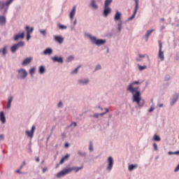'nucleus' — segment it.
<instances>
[{
	"instance_id": "44",
	"label": "nucleus",
	"mask_w": 179,
	"mask_h": 179,
	"mask_svg": "<svg viewBox=\"0 0 179 179\" xmlns=\"http://www.w3.org/2000/svg\"><path fill=\"white\" fill-rule=\"evenodd\" d=\"M89 150L90 152H93V143H92V141L90 143Z\"/></svg>"
},
{
	"instance_id": "14",
	"label": "nucleus",
	"mask_w": 179,
	"mask_h": 179,
	"mask_svg": "<svg viewBox=\"0 0 179 179\" xmlns=\"http://www.w3.org/2000/svg\"><path fill=\"white\" fill-rule=\"evenodd\" d=\"M52 60L53 61V62H59V64L64 63V59L62 58V57H58L57 56H55L52 57Z\"/></svg>"
},
{
	"instance_id": "20",
	"label": "nucleus",
	"mask_w": 179,
	"mask_h": 179,
	"mask_svg": "<svg viewBox=\"0 0 179 179\" xmlns=\"http://www.w3.org/2000/svg\"><path fill=\"white\" fill-rule=\"evenodd\" d=\"M13 101V96H10L8 97L7 109L9 110L12 107V102Z\"/></svg>"
},
{
	"instance_id": "23",
	"label": "nucleus",
	"mask_w": 179,
	"mask_h": 179,
	"mask_svg": "<svg viewBox=\"0 0 179 179\" xmlns=\"http://www.w3.org/2000/svg\"><path fill=\"white\" fill-rule=\"evenodd\" d=\"M0 121H1L2 124H5L6 122V117H5L3 111L0 112Z\"/></svg>"
},
{
	"instance_id": "13",
	"label": "nucleus",
	"mask_w": 179,
	"mask_h": 179,
	"mask_svg": "<svg viewBox=\"0 0 179 179\" xmlns=\"http://www.w3.org/2000/svg\"><path fill=\"white\" fill-rule=\"evenodd\" d=\"M179 95L178 94H175L171 98V106H174L176 103H177V100H178Z\"/></svg>"
},
{
	"instance_id": "61",
	"label": "nucleus",
	"mask_w": 179,
	"mask_h": 179,
	"mask_svg": "<svg viewBox=\"0 0 179 179\" xmlns=\"http://www.w3.org/2000/svg\"><path fill=\"white\" fill-rule=\"evenodd\" d=\"M73 24H76V20H74V22H73Z\"/></svg>"
},
{
	"instance_id": "34",
	"label": "nucleus",
	"mask_w": 179,
	"mask_h": 179,
	"mask_svg": "<svg viewBox=\"0 0 179 179\" xmlns=\"http://www.w3.org/2000/svg\"><path fill=\"white\" fill-rule=\"evenodd\" d=\"M77 125L78 124L76 122H72L69 126V128H71V130H73L75 128H76Z\"/></svg>"
},
{
	"instance_id": "12",
	"label": "nucleus",
	"mask_w": 179,
	"mask_h": 179,
	"mask_svg": "<svg viewBox=\"0 0 179 179\" xmlns=\"http://www.w3.org/2000/svg\"><path fill=\"white\" fill-rule=\"evenodd\" d=\"M90 80L89 78H81L78 80V85H80L81 86H86V85H89V83Z\"/></svg>"
},
{
	"instance_id": "2",
	"label": "nucleus",
	"mask_w": 179,
	"mask_h": 179,
	"mask_svg": "<svg viewBox=\"0 0 179 179\" xmlns=\"http://www.w3.org/2000/svg\"><path fill=\"white\" fill-rule=\"evenodd\" d=\"M15 0H7L5 1H0V10L4 9L3 15H6L8 13V10L9 9V6Z\"/></svg>"
},
{
	"instance_id": "31",
	"label": "nucleus",
	"mask_w": 179,
	"mask_h": 179,
	"mask_svg": "<svg viewBox=\"0 0 179 179\" xmlns=\"http://www.w3.org/2000/svg\"><path fill=\"white\" fill-rule=\"evenodd\" d=\"M38 73L40 75H43L45 73V67L44 66H39Z\"/></svg>"
},
{
	"instance_id": "58",
	"label": "nucleus",
	"mask_w": 179,
	"mask_h": 179,
	"mask_svg": "<svg viewBox=\"0 0 179 179\" xmlns=\"http://www.w3.org/2000/svg\"><path fill=\"white\" fill-rule=\"evenodd\" d=\"M164 29H165V27L164 26H162L161 30H164Z\"/></svg>"
},
{
	"instance_id": "8",
	"label": "nucleus",
	"mask_w": 179,
	"mask_h": 179,
	"mask_svg": "<svg viewBox=\"0 0 179 179\" xmlns=\"http://www.w3.org/2000/svg\"><path fill=\"white\" fill-rule=\"evenodd\" d=\"M159 53H158V58H159L160 61H164V52L162 50L163 48V45L162 44V41H159Z\"/></svg>"
},
{
	"instance_id": "40",
	"label": "nucleus",
	"mask_w": 179,
	"mask_h": 179,
	"mask_svg": "<svg viewBox=\"0 0 179 179\" xmlns=\"http://www.w3.org/2000/svg\"><path fill=\"white\" fill-rule=\"evenodd\" d=\"M146 55H138L139 58L136 59V61H138V62H141V61H142V59H141V58H145Z\"/></svg>"
},
{
	"instance_id": "39",
	"label": "nucleus",
	"mask_w": 179,
	"mask_h": 179,
	"mask_svg": "<svg viewBox=\"0 0 179 179\" xmlns=\"http://www.w3.org/2000/svg\"><path fill=\"white\" fill-rule=\"evenodd\" d=\"M138 70H140V71H144V69H146V68H148V66H141L140 64H138Z\"/></svg>"
},
{
	"instance_id": "33",
	"label": "nucleus",
	"mask_w": 179,
	"mask_h": 179,
	"mask_svg": "<svg viewBox=\"0 0 179 179\" xmlns=\"http://www.w3.org/2000/svg\"><path fill=\"white\" fill-rule=\"evenodd\" d=\"M113 3V0H106L104 3L105 8H110V5Z\"/></svg>"
},
{
	"instance_id": "16",
	"label": "nucleus",
	"mask_w": 179,
	"mask_h": 179,
	"mask_svg": "<svg viewBox=\"0 0 179 179\" xmlns=\"http://www.w3.org/2000/svg\"><path fill=\"white\" fill-rule=\"evenodd\" d=\"M121 16H122L121 13L117 10L114 16L115 22H120V20H121Z\"/></svg>"
},
{
	"instance_id": "25",
	"label": "nucleus",
	"mask_w": 179,
	"mask_h": 179,
	"mask_svg": "<svg viewBox=\"0 0 179 179\" xmlns=\"http://www.w3.org/2000/svg\"><path fill=\"white\" fill-rule=\"evenodd\" d=\"M90 6H91V8H92V9H99V6H97V4L96 3V0H91Z\"/></svg>"
},
{
	"instance_id": "45",
	"label": "nucleus",
	"mask_w": 179,
	"mask_h": 179,
	"mask_svg": "<svg viewBox=\"0 0 179 179\" xmlns=\"http://www.w3.org/2000/svg\"><path fill=\"white\" fill-rule=\"evenodd\" d=\"M73 56H69L66 58V62H71V61H73Z\"/></svg>"
},
{
	"instance_id": "4",
	"label": "nucleus",
	"mask_w": 179,
	"mask_h": 179,
	"mask_svg": "<svg viewBox=\"0 0 179 179\" xmlns=\"http://www.w3.org/2000/svg\"><path fill=\"white\" fill-rule=\"evenodd\" d=\"M106 171L108 173H111V170H113V167H114V158L110 156L106 159Z\"/></svg>"
},
{
	"instance_id": "37",
	"label": "nucleus",
	"mask_w": 179,
	"mask_h": 179,
	"mask_svg": "<svg viewBox=\"0 0 179 179\" xmlns=\"http://www.w3.org/2000/svg\"><path fill=\"white\" fill-rule=\"evenodd\" d=\"M122 29V22H119L118 24H117V30H118V31L120 32Z\"/></svg>"
},
{
	"instance_id": "15",
	"label": "nucleus",
	"mask_w": 179,
	"mask_h": 179,
	"mask_svg": "<svg viewBox=\"0 0 179 179\" xmlns=\"http://www.w3.org/2000/svg\"><path fill=\"white\" fill-rule=\"evenodd\" d=\"M76 13V6H74L69 14V17L71 20H73V17H75Z\"/></svg>"
},
{
	"instance_id": "7",
	"label": "nucleus",
	"mask_w": 179,
	"mask_h": 179,
	"mask_svg": "<svg viewBox=\"0 0 179 179\" xmlns=\"http://www.w3.org/2000/svg\"><path fill=\"white\" fill-rule=\"evenodd\" d=\"M71 173V169L66 168L62 171H59L57 173L56 177L57 178H62V177H65V176Z\"/></svg>"
},
{
	"instance_id": "28",
	"label": "nucleus",
	"mask_w": 179,
	"mask_h": 179,
	"mask_svg": "<svg viewBox=\"0 0 179 179\" xmlns=\"http://www.w3.org/2000/svg\"><path fill=\"white\" fill-rule=\"evenodd\" d=\"M6 24V17L5 16H0V25L4 26Z\"/></svg>"
},
{
	"instance_id": "24",
	"label": "nucleus",
	"mask_w": 179,
	"mask_h": 179,
	"mask_svg": "<svg viewBox=\"0 0 179 179\" xmlns=\"http://www.w3.org/2000/svg\"><path fill=\"white\" fill-rule=\"evenodd\" d=\"M19 38H24V32L22 34H18L14 36V41H17Z\"/></svg>"
},
{
	"instance_id": "1",
	"label": "nucleus",
	"mask_w": 179,
	"mask_h": 179,
	"mask_svg": "<svg viewBox=\"0 0 179 179\" xmlns=\"http://www.w3.org/2000/svg\"><path fill=\"white\" fill-rule=\"evenodd\" d=\"M136 85H142V82L139 80L132 81L127 85L126 90L132 94L133 103H136L138 107H143L145 106V100L142 99L139 87H136Z\"/></svg>"
},
{
	"instance_id": "21",
	"label": "nucleus",
	"mask_w": 179,
	"mask_h": 179,
	"mask_svg": "<svg viewBox=\"0 0 179 179\" xmlns=\"http://www.w3.org/2000/svg\"><path fill=\"white\" fill-rule=\"evenodd\" d=\"M32 59H33V58H31V57H27L25 59H24V61L22 62V66H26V65H29V64H30V62H31Z\"/></svg>"
},
{
	"instance_id": "49",
	"label": "nucleus",
	"mask_w": 179,
	"mask_h": 179,
	"mask_svg": "<svg viewBox=\"0 0 179 179\" xmlns=\"http://www.w3.org/2000/svg\"><path fill=\"white\" fill-rule=\"evenodd\" d=\"M79 66L77 67L76 69H74L72 72H71V74L73 75L75 73H78V71H79Z\"/></svg>"
},
{
	"instance_id": "57",
	"label": "nucleus",
	"mask_w": 179,
	"mask_h": 179,
	"mask_svg": "<svg viewBox=\"0 0 179 179\" xmlns=\"http://www.w3.org/2000/svg\"><path fill=\"white\" fill-rule=\"evenodd\" d=\"M36 162H40V158H38V157L36 158Z\"/></svg>"
},
{
	"instance_id": "30",
	"label": "nucleus",
	"mask_w": 179,
	"mask_h": 179,
	"mask_svg": "<svg viewBox=\"0 0 179 179\" xmlns=\"http://www.w3.org/2000/svg\"><path fill=\"white\" fill-rule=\"evenodd\" d=\"M25 30L27 31V34H28V33H29V34H31V33H33V30H34V28H33V27L30 28V27L27 26L25 27Z\"/></svg>"
},
{
	"instance_id": "62",
	"label": "nucleus",
	"mask_w": 179,
	"mask_h": 179,
	"mask_svg": "<svg viewBox=\"0 0 179 179\" xmlns=\"http://www.w3.org/2000/svg\"><path fill=\"white\" fill-rule=\"evenodd\" d=\"M0 41H1V38H0Z\"/></svg>"
},
{
	"instance_id": "56",
	"label": "nucleus",
	"mask_w": 179,
	"mask_h": 179,
	"mask_svg": "<svg viewBox=\"0 0 179 179\" xmlns=\"http://www.w3.org/2000/svg\"><path fill=\"white\" fill-rule=\"evenodd\" d=\"M158 107H163V103H159Z\"/></svg>"
},
{
	"instance_id": "22",
	"label": "nucleus",
	"mask_w": 179,
	"mask_h": 179,
	"mask_svg": "<svg viewBox=\"0 0 179 179\" xmlns=\"http://www.w3.org/2000/svg\"><path fill=\"white\" fill-rule=\"evenodd\" d=\"M2 53V57H6V54H8V46H4L2 49H0V54Z\"/></svg>"
},
{
	"instance_id": "29",
	"label": "nucleus",
	"mask_w": 179,
	"mask_h": 179,
	"mask_svg": "<svg viewBox=\"0 0 179 179\" xmlns=\"http://www.w3.org/2000/svg\"><path fill=\"white\" fill-rule=\"evenodd\" d=\"M135 169H138V164H131L128 166L129 171H134Z\"/></svg>"
},
{
	"instance_id": "47",
	"label": "nucleus",
	"mask_w": 179,
	"mask_h": 179,
	"mask_svg": "<svg viewBox=\"0 0 179 179\" xmlns=\"http://www.w3.org/2000/svg\"><path fill=\"white\" fill-rule=\"evenodd\" d=\"M22 169H23V165H21L20 166V169L15 171V173H17V174H22V172L20 171V170H22Z\"/></svg>"
},
{
	"instance_id": "18",
	"label": "nucleus",
	"mask_w": 179,
	"mask_h": 179,
	"mask_svg": "<svg viewBox=\"0 0 179 179\" xmlns=\"http://www.w3.org/2000/svg\"><path fill=\"white\" fill-rule=\"evenodd\" d=\"M55 41L59 44H62L64 43V37L61 36H54Z\"/></svg>"
},
{
	"instance_id": "48",
	"label": "nucleus",
	"mask_w": 179,
	"mask_h": 179,
	"mask_svg": "<svg viewBox=\"0 0 179 179\" xmlns=\"http://www.w3.org/2000/svg\"><path fill=\"white\" fill-rule=\"evenodd\" d=\"M57 107L59 108H62V107H64V103H62V101H59L57 104Z\"/></svg>"
},
{
	"instance_id": "35",
	"label": "nucleus",
	"mask_w": 179,
	"mask_h": 179,
	"mask_svg": "<svg viewBox=\"0 0 179 179\" xmlns=\"http://www.w3.org/2000/svg\"><path fill=\"white\" fill-rule=\"evenodd\" d=\"M153 141H155V142H160V141H162V139L160 138V136L155 134L153 136Z\"/></svg>"
},
{
	"instance_id": "17",
	"label": "nucleus",
	"mask_w": 179,
	"mask_h": 179,
	"mask_svg": "<svg viewBox=\"0 0 179 179\" xmlns=\"http://www.w3.org/2000/svg\"><path fill=\"white\" fill-rule=\"evenodd\" d=\"M110 13H111V8L104 7V10H103L104 17H107V16H108V15H110Z\"/></svg>"
},
{
	"instance_id": "3",
	"label": "nucleus",
	"mask_w": 179,
	"mask_h": 179,
	"mask_svg": "<svg viewBox=\"0 0 179 179\" xmlns=\"http://www.w3.org/2000/svg\"><path fill=\"white\" fill-rule=\"evenodd\" d=\"M88 38H90L91 43L95 44L96 45H103L106 43V41L105 39H97L95 36H93L92 35H88Z\"/></svg>"
},
{
	"instance_id": "11",
	"label": "nucleus",
	"mask_w": 179,
	"mask_h": 179,
	"mask_svg": "<svg viewBox=\"0 0 179 179\" xmlns=\"http://www.w3.org/2000/svg\"><path fill=\"white\" fill-rule=\"evenodd\" d=\"M136 6H135V10L134 12L130 17L128 18V20H133V19L136 16V13H138V9H139V3L138 0H134Z\"/></svg>"
},
{
	"instance_id": "26",
	"label": "nucleus",
	"mask_w": 179,
	"mask_h": 179,
	"mask_svg": "<svg viewBox=\"0 0 179 179\" xmlns=\"http://www.w3.org/2000/svg\"><path fill=\"white\" fill-rule=\"evenodd\" d=\"M153 31H155V29H150V30L147 31V32L145 35V41H148V40L149 38V36H150V34H152V33H153Z\"/></svg>"
},
{
	"instance_id": "54",
	"label": "nucleus",
	"mask_w": 179,
	"mask_h": 179,
	"mask_svg": "<svg viewBox=\"0 0 179 179\" xmlns=\"http://www.w3.org/2000/svg\"><path fill=\"white\" fill-rule=\"evenodd\" d=\"M48 170L47 168H43L42 171L43 173H45V171Z\"/></svg>"
},
{
	"instance_id": "32",
	"label": "nucleus",
	"mask_w": 179,
	"mask_h": 179,
	"mask_svg": "<svg viewBox=\"0 0 179 179\" xmlns=\"http://www.w3.org/2000/svg\"><path fill=\"white\" fill-rule=\"evenodd\" d=\"M71 155L69 154H67L66 155H65L64 157H63L62 158V159L60 160V164H63V163L66 161L68 160V159H69V157Z\"/></svg>"
},
{
	"instance_id": "52",
	"label": "nucleus",
	"mask_w": 179,
	"mask_h": 179,
	"mask_svg": "<svg viewBox=\"0 0 179 179\" xmlns=\"http://www.w3.org/2000/svg\"><path fill=\"white\" fill-rule=\"evenodd\" d=\"M31 38V36H30V34L28 32V34H27V41H29V40H30Z\"/></svg>"
},
{
	"instance_id": "53",
	"label": "nucleus",
	"mask_w": 179,
	"mask_h": 179,
	"mask_svg": "<svg viewBox=\"0 0 179 179\" xmlns=\"http://www.w3.org/2000/svg\"><path fill=\"white\" fill-rule=\"evenodd\" d=\"M4 136L3 134L0 135V141H3Z\"/></svg>"
},
{
	"instance_id": "10",
	"label": "nucleus",
	"mask_w": 179,
	"mask_h": 179,
	"mask_svg": "<svg viewBox=\"0 0 179 179\" xmlns=\"http://www.w3.org/2000/svg\"><path fill=\"white\" fill-rule=\"evenodd\" d=\"M103 110H105V112H103L101 113H94V115H92L91 117H92V118H95L96 120H99V118H100V117H103V115H106V114H107V113H108V108H103Z\"/></svg>"
},
{
	"instance_id": "27",
	"label": "nucleus",
	"mask_w": 179,
	"mask_h": 179,
	"mask_svg": "<svg viewBox=\"0 0 179 179\" xmlns=\"http://www.w3.org/2000/svg\"><path fill=\"white\" fill-rule=\"evenodd\" d=\"M52 54V49L48 48L43 51V55H51Z\"/></svg>"
},
{
	"instance_id": "38",
	"label": "nucleus",
	"mask_w": 179,
	"mask_h": 179,
	"mask_svg": "<svg viewBox=\"0 0 179 179\" xmlns=\"http://www.w3.org/2000/svg\"><path fill=\"white\" fill-rule=\"evenodd\" d=\"M39 32L41 33V34L43 35L44 37L47 36V30L45 29H40Z\"/></svg>"
},
{
	"instance_id": "9",
	"label": "nucleus",
	"mask_w": 179,
	"mask_h": 179,
	"mask_svg": "<svg viewBox=\"0 0 179 179\" xmlns=\"http://www.w3.org/2000/svg\"><path fill=\"white\" fill-rule=\"evenodd\" d=\"M36 131V126H32L31 130H27L25 134L28 138L32 139L34 136V132Z\"/></svg>"
},
{
	"instance_id": "50",
	"label": "nucleus",
	"mask_w": 179,
	"mask_h": 179,
	"mask_svg": "<svg viewBox=\"0 0 179 179\" xmlns=\"http://www.w3.org/2000/svg\"><path fill=\"white\" fill-rule=\"evenodd\" d=\"M155 110V105H152L150 106V108L149 109V112L150 113H153V111Z\"/></svg>"
},
{
	"instance_id": "19",
	"label": "nucleus",
	"mask_w": 179,
	"mask_h": 179,
	"mask_svg": "<svg viewBox=\"0 0 179 179\" xmlns=\"http://www.w3.org/2000/svg\"><path fill=\"white\" fill-rule=\"evenodd\" d=\"M69 170H70V173H72V171H75V173H78L80 170H82L83 169V166H73L71 168H68Z\"/></svg>"
},
{
	"instance_id": "60",
	"label": "nucleus",
	"mask_w": 179,
	"mask_h": 179,
	"mask_svg": "<svg viewBox=\"0 0 179 179\" xmlns=\"http://www.w3.org/2000/svg\"><path fill=\"white\" fill-rule=\"evenodd\" d=\"M161 22H164V18H162Z\"/></svg>"
},
{
	"instance_id": "6",
	"label": "nucleus",
	"mask_w": 179,
	"mask_h": 179,
	"mask_svg": "<svg viewBox=\"0 0 179 179\" xmlns=\"http://www.w3.org/2000/svg\"><path fill=\"white\" fill-rule=\"evenodd\" d=\"M17 78L24 80L27 78V71L24 69H19L17 71Z\"/></svg>"
},
{
	"instance_id": "5",
	"label": "nucleus",
	"mask_w": 179,
	"mask_h": 179,
	"mask_svg": "<svg viewBox=\"0 0 179 179\" xmlns=\"http://www.w3.org/2000/svg\"><path fill=\"white\" fill-rule=\"evenodd\" d=\"M22 47H24V41H20L14 45H13L10 47V52L13 54H15V52H17V50H19L20 48H22Z\"/></svg>"
},
{
	"instance_id": "46",
	"label": "nucleus",
	"mask_w": 179,
	"mask_h": 179,
	"mask_svg": "<svg viewBox=\"0 0 179 179\" xmlns=\"http://www.w3.org/2000/svg\"><path fill=\"white\" fill-rule=\"evenodd\" d=\"M100 69H101V65L100 64H98L95 66V69H94V71H100Z\"/></svg>"
},
{
	"instance_id": "42",
	"label": "nucleus",
	"mask_w": 179,
	"mask_h": 179,
	"mask_svg": "<svg viewBox=\"0 0 179 179\" xmlns=\"http://www.w3.org/2000/svg\"><path fill=\"white\" fill-rule=\"evenodd\" d=\"M78 155L79 156H82L83 157H85L86 156V152H82V151H78Z\"/></svg>"
},
{
	"instance_id": "51",
	"label": "nucleus",
	"mask_w": 179,
	"mask_h": 179,
	"mask_svg": "<svg viewBox=\"0 0 179 179\" xmlns=\"http://www.w3.org/2000/svg\"><path fill=\"white\" fill-rule=\"evenodd\" d=\"M153 148H154V150L155 151L158 150L157 144H156V143H153Z\"/></svg>"
},
{
	"instance_id": "59",
	"label": "nucleus",
	"mask_w": 179,
	"mask_h": 179,
	"mask_svg": "<svg viewBox=\"0 0 179 179\" xmlns=\"http://www.w3.org/2000/svg\"><path fill=\"white\" fill-rule=\"evenodd\" d=\"M98 108H99V110H101V111H103V108L99 106Z\"/></svg>"
},
{
	"instance_id": "43",
	"label": "nucleus",
	"mask_w": 179,
	"mask_h": 179,
	"mask_svg": "<svg viewBox=\"0 0 179 179\" xmlns=\"http://www.w3.org/2000/svg\"><path fill=\"white\" fill-rule=\"evenodd\" d=\"M34 72H36V67H33L30 69L29 70L30 75H34Z\"/></svg>"
},
{
	"instance_id": "41",
	"label": "nucleus",
	"mask_w": 179,
	"mask_h": 179,
	"mask_svg": "<svg viewBox=\"0 0 179 179\" xmlns=\"http://www.w3.org/2000/svg\"><path fill=\"white\" fill-rule=\"evenodd\" d=\"M168 155L169 156H171V155H179V151H176V152L169 151V152H168Z\"/></svg>"
},
{
	"instance_id": "36",
	"label": "nucleus",
	"mask_w": 179,
	"mask_h": 179,
	"mask_svg": "<svg viewBox=\"0 0 179 179\" xmlns=\"http://www.w3.org/2000/svg\"><path fill=\"white\" fill-rule=\"evenodd\" d=\"M57 26L59 29H60V30H66V29H68V27H66V25H62L61 24H58Z\"/></svg>"
},
{
	"instance_id": "55",
	"label": "nucleus",
	"mask_w": 179,
	"mask_h": 179,
	"mask_svg": "<svg viewBox=\"0 0 179 179\" xmlns=\"http://www.w3.org/2000/svg\"><path fill=\"white\" fill-rule=\"evenodd\" d=\"M65 148H68L69 146V143H66L65 145H64Z\"/></svg>"
}]
</instances>
